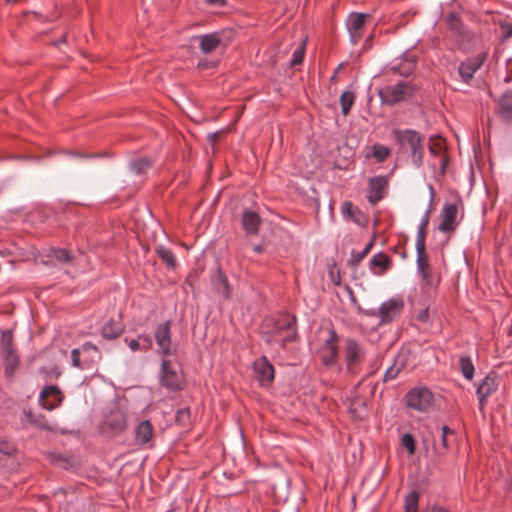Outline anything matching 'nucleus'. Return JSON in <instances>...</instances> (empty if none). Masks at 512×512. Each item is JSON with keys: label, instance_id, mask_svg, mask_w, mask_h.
I'll use <instances>...</instances> for the list:
<instances>
[{"label": "nucleus", "instance_id": "obj_32", "mask_svg": "<svg viewBox=\"0 0 512 512\" xmlns=\"http://www.w3.org/2000/svg\"><path fill=\"white\" fill-rule=\"evenodd\" d=\"M108 425L114 432H119L126 427V421L122 414H116L112 419L108 420Z\"/></svg>", "mask_w": 512, "mask_h": 512}, {"label": "nucleus", "instance_id": "obj_8", "mask_svg": "<svg viewBox=\"0 0 512 512\" xmlns=\"http://www.w3.org/2000/svg\"><path fill=\"white\" fill-rule=\"evenodd\" d=\"M161 383L172 390L180 389L182 376L179 372V366L170 360H163L161 364Z\"/></svg>", "mask_w": 512, "mask_h": 512}, {"label": "nucleus", "instance_id": "obj_48", "mask_svg": "<svg viewBox=\"0 0 512 512\" xmlns=\"http://www.w3.org/2000/svg\"><path fill=\"white\" fill-rule=\"evenodd\" d=\"M126 342L128 343V346L129 348L132 350V351H138V350H142V346H141V343H140V340L139 338L138 339H131V340H126Z\"/></svg>", "mask_w": 512, "mask_h": 512}, {"label": "nucleus", "instance_id": "obj_57", "mask_svg": "<svg viewBox=\"0 0 512 512\" xmlns=\"http://www.w3.org/2000/svg\"><path fill=\"white\" fill-rule=\"evenodd\" d=\"M430 151H431V153H433V154H436V153H437V149H436V147H434V146H430Z\"/></svg>", "mask_w": 512, "mask_h": 512}, {"label": "nucleus", "instance_id": "obj_60", "mask_svg": "<svg viewBox=\"0 0 512 512\" xmlns=\"http://www.w3.org/2000/svg\"><path fill=\"white\" fill-rule=\"evenodd\" d=\"M408 73V70H405V71H400V74H407Z\"/></svg>", "mask_w": 512, "mask_h": 512}, {"label": "nucleus", "instance_id": "obj_39", "mask_svg": "<svg viewBox=\"0 0 512 512\" xmlns=\"http://www.w3.org/2000/svg\"><path fill=\"white\" fill-rule=\"evenodd\" d=\"M305 44L306 42L302 41L300 46L293 52V58L291 60L292 66L299 65L300 63H302L305 53Z\"/></svg>", "mask_w": 512, "mask_h": 512}, {"label": "nucleus", "instance_id": "obj_4", "mask_svg": "<svg viewBox=\"0 0 512 512\" xmlns=\"http://www.w3.org/2000/svg\"><path fill=\"white\" fill-rule=\"evenodd\" d=\"M413 93V87L408 83L401 81L396 85L385 86L379 90V97L382 102L394 105L400 101H404Z\"/></svg>", "mask_w": 512, "mask_h": 512}, {"label": "nucleus", "instance_id": "obj_2", "mask_svg": "<svg viewBox=\"0 0 512 512\" xmlns=\"http://www.w3.org/2000/svg\"><path fill=\"white\" fill-rule=\"evenodd\" d=\"M0 353L5 365V371L12 375L19 364V358L13 344L11 330H4L0 338Z\"/></svg>", "mask_w": 512, "mask_h": 512}, {"label": "nucleus", "instance_id": "obj_22", "mask_svg": "<svg viewBox=\"0 0 512 512\" xmlns=\"http://www.w3.org/2000/svg\"><path fill=\"white\" fill-rule=\"evenodd\" d=\"M318 355L322 361V363L331 367L336 364L338 359V346H329L328 348H319Z\"/></svg>", "mask_w": 512, "mask_h": 512}, {"label": "nucleus", "instance_id": "obj_55", "mask_svg": "<svg viewBox=\"0 0 512 512\" xmlns=\"http://www.w3.org/2000/svg\"><path fill=\"white\" fill-rule=\"evenodd\" d=\"M208 137H209L212 141H215V140L217 139V137H218V134H217V133H215V134H210Z\"/></svg>", "mask_w": 512, "mask_h": 512}, {"label": "nucleus", "instance_id": "obj_20", "mask_svg": "<svg viewBox=\"0 0 512 512\" xmlns=\"http://www.w3.org/2000/svg\"><path fill=\"white\" fill-rule=\"evenodd\" d=\"M241 222L243 229L248 234H257L261 220L256 212L245 210Z\"/></svg>", "mask_w": 512, "mask_h": 512}, {"label": "nucleus", "instance_id": "obj_42", "mask_svg": "<svg viewBox=\"0 0 512 512\" xmlns=\"http://www.w3.org/2000/svg\"><path fill=\"white\" fill-rule=\"evenodd\" d=\"M407 361V353L401 352L398 354V356L395 358L394 363L392 366L397 369V371L400 373V371L405 367Z\"/></svg>", "mask_w": 512, "mask_h": 512}, {"label": "nucleus", "instance_id": "obj_18", "mask_svg": "<svg viewBox=\"0 0 512 512\" xmlns=\"http://www.w3.org/2000/svg\"><path fill=\"white\" fill-rule=\"evenodd\" d=\"M387 186V180L384 177L372 178L369 181L367 198L370 203H376L383 198V190Z\"/></svg>", "mask_w": 512, "mask_h": 512}, {"label": "nucleus", "instance_id": "obj_37", "mask_svg": "<svg viewBox=\"0 0 512 512\" xmlns=\"http://www.w3.org/2000/svg\"><path fill=\"white\" fill-rule=\"evenodd\" d=\"M428 223V220H425L424 223L419 227L416 239V250L417 252H422V249H425V227Z\"/></svg>", "mask_w": 512, "mask_h": 512}, {"label": "nucleus", "instance_id": "obj_47", "mask_svg": "<svg viewBox=\"0 0 512 512\" xmlns=\"http://www.w3.org/2000/svg\"><path fill=\"white\" fill-rule=\"evenodd\" d=\"M399 372L397 369H395L392 365L387 369L385 375H384V381H390L397 377Z\"/></svg>", "mask_w": 512, "mask_h": 512}, {"label": "nucleus", "instance_id": "obj_43", "mask_svg": "<svg viewBox=\"0 0 512 512\" xmlns=\"http://www.w3.org/2000/svg\"><path fill=\"white\" fill-rule=\"evenodd\" d=\"M407 361V353L401 352L398 354V356L395 358L394 363L392 366L397 369V371L400 373V371L405 367Z\"/></svg>", "mask_w": 512, "mask_h": 512}, {"label": "nucleus", "instance_id": "obj_44", "mask_svg": "<svg viewBox=\"0 0 512 512\" xmlns=\"http://www.w3.org/2000/svg\"><path fill=\"white\" fill-rule=\"evenodd\" d=\"M27 416L32 424H35L47 430L51 429V427L47 424L46 420L43 417H36L32 413H28Z\"/></svg>", "mask_w": 512, "mask_h": 512}, {"label": "nucleus", "instance_id": "obj_19", "mask_svg": "<svg viewBox=\"0 0 512 512\" xmlns=\"http://www.w3.org/2000/svg\"><path fill=\"white\" fill-rule=\"evenodd\" d=\"M391 266L390 258L384 253H378L370 260V269L374 275L384 274Z\"/></svg>", "mask_w": 512, "mask_h": 512}, {"label": "nucleus", "instance_id": "obj_40", "mask_svg": "<svg viewBox=\"0 0 512 512\" xmlns=\"http://www.w3.org/2000/svg\"><path fill=\"white\" fill-rule=\"evenodd\" d=\"M430 267L427 259V255L425 253V249H422V252H417V268L418 271H424Z\"/></svg>", "mask_w": 512, "mask_h": 512}, {"label": "nucleus", "instance_id": "obj_35", "mask_svg": "<svg viewBox=\"0 0 512 512\" xmlns=\"http://www.w3.org/2000/svg\"><path fill=\"white\" fill-rule=\"evenodd\" d=\"M390 154V150L380 144H375L372 147V155L379 161H384Z\"/></svg>", "mask_w": 512, "mask_h": 512}, {"label": "nucleus", "instance_id": "obj_15", "mask_svg": "<svg viewBox=\"0 0 512 512\" xmlns=\"http://www.w3.org/2000/svg\"><path fill=\"white\" fill-rule=\"evenodd\" d=\"M458 214V208L455 204H446L441 212V222L439 224V230L442 232H451L456 226V217Z\"/></svg>", "mask_w": 512, "mask_h": 512}, {"label": "nucleus", "instance_id": "obj_13", "mask_svg": "<svg viewBox=\"0 0 512 512\" xmlns=\"http://www.w3.org/2000/svg\"><path fill=\"white\" fill-rule=\"evenodd\" d=\"M63 400V395L60 389L51 385L45 388L40 395V402L42 406L47 410H53L58 407Z\"/></svg>", "mask_w": 512, "mask_h": 512}, {"label": "nucleus", "instance_id": "obj_38", "mask_svg": "<svg viewBox=\"0 0 512 512\" xmlns=\"http://www.w3.org/2000/svg\"><path fill=\"white\" fill-rule=\"evenodd\" d=\"M401 444L405 449H407L410 455L415 453V441L411 434H404L401 438Z\"/></svg>", "mask_w": 512, "mask_h": 512}, {"label": "nucleus", "instance_id": "obj_7", "mask_svg": "<svg viewBox=\"0 0 512 512\" xmlns=\"http://www.w3.org/2000/svg\"><path fill=\"white\" fill-rule=\"evenodd\" d=\"M344 357L347 372L354 375L358 372L359 366L365 357V351L355 340L347 339L345 341Z\"/></svg>", "mask_w": 512, "mask_h": 512}, {"label": "nucleus", "instance_id": "obj_3", "mask_svg": "<svg viewBox=\"0 0 512 512\" xmlns=\"http://www.w3.org/2000/svg\"><path fill=\"white\" fill-rule=\"evenodd\" d=\"M407 406L419 412H428L434 403V396L427 388L415 387L406 395Z\"/></svg>", "mask_w": 512, "mask_h": 512}, {"label": "nucleus", "instance_id": "obj_24", "mask_svg": "<svg viewBox=\"0 0 512 512\" xmlns=\"http://www.w3.org/2000/svg\"><path fill=\"white\" fill-rule=\"evenodd\" d=\"M349 410L355 418L363 419L368 412L367 401L363 398L356 397L351 401Z\"/></svg>", "mask_w": 512, "mask_h": 512}, {"label": "nucleus", "instance_id": "obj_9", "mask_svg": "<svg viewBox=\"0 0 512 512\" xmlns=\"http://www.w3.org/2000/svg\"><path fill=\"white\" fill-rule=\"evenodd\" d=\"M403 309L404 302L401 298H391L383 302L378 311L376 313H372V315H377L380 318V323L386 324L399 316Z\"/></svg>", "mask_w": 512, "mask_h": 512}, {"label": "nucleus", "instance_id": "obj_16", "mask_svg": "<svg viewBox=\"0 0 512 512\" xmlns=\"http://www.w3.org/2000/svg\"><path fill=\"white\" fill-rule=\"evenodd\" d=\"M497 387V376L492 374L487 375L479 384L477 388V395L481 409L484 407L486 399L497 390Z\"/></svg>", "mask_w": 512, "mask_h": 512}, {"label": "nucleus", "instance_id": "obj_6", "mask_svg": "<svg viewBox=\"0 0 512 512\" xmlns=\"http://www.w3.org/2000/svg\"><path fill=\"white\" fill-rule=\"evenodd\" d=\"M154 339L157 345V353L161 356L168 357L174 354L175 348L171 342V322L166 321L158 324L155 332Z\"/></svg>", "mask_w": 512, "mask_h": 512}, {"label": "nucleus", "instance_id": "obj_45", "mask_svg": "<svg viewBox=\"0 0 512 512\" xmlns=\"http://www.w3.org/2000/svg\"><path fill=\"white\" fill-rule=\"evenodd\" d=\"M139 340L142 346V350H148L152 347V340L149 335H140Z\"/></svg>", "mask_w": 512, "mask_h": 512}, {"label": "nucleus", "instance_id": "obj_23", "mask_svg": "<svg viewBox=\"0 0 512 512\" xmlns=\"http://www.w3.org/2000/svg\"><path fill=\"white\" fill-rule=\"evenodd\" d=\"M124 326L119 320L111 319L102 328V335L106 339H114L121 335Z\"/></svg>", "mask_w": 512, "mask_h": 512}, {"label": "nucleus", "instance_id": "obj_46", "mask_svg": "<svg viewBox=\"0 0 512 512\" xmlns=\"http://www.w3.org/2000/svg\"><path fill=\"white\" fill-rule=\"evenodd\" d=\"M71 361H72V365L74 367L81 368L80 350L79 349H73L71 351Z\"/></svg>", "mask_w": 512, "mask_h": 512}, {"label": "nucleus", "instance_id": "obj_28", "mask_svg": "<svg viewBox=\"0 0 512 512\" xmlns=\"http://www.w3.org/2000/svg\"><path fill=\"white\" fill-rule=\"evenodd\" d=\"M355 101V95L351 91H345L340 96L341 112L343 115H348L351 107Z\"/></svg>", "mask_w": 512, "mask_h": 512}, {"label": "nucleus", "instance_id": "obj_12", "mask_svg": "<svg viewBox=\"0 0 512 512\" xmlns=\"http://www.w3.org/2000/svg\"><path fill=\"white\" fill-rule=\"evenodd\" d=\"M199 41V47L205 54H209L221 45H224V33L214 32L200 35L196 38Z\"/></svg>", "mask_w": 512, "mask_h": 512}, {"label": "nucleus", "instance_id": "obj_29", "mask_svg": "<svg viewBox=\"0 0 512 512\" xmlns=\"http://www.w3.org/2000/svg\"><path fill=\"white\" fill-rule=\"evenodd\" d=\"M460 370L467 380H471L474 375V365L468 356H462L459 360Z\"/></svg>", "mask_w": 512, "mask_h": 512}, {"label": "nucleus", "instance_id": "obj_33", "mask_svg": "<svg viewBox=\"0 0 512 512\" xmlns=\"http://www.w3.org/2000/svg\"><path fill=\"white\" fill-rule=\"evenodd\" d=\"M418 500L419 496L417 492H411L405 499V510L406 512H418Z\"/></svg>", "mask_w": 512, "mask_h": 512}, {"label": "nucleus", "instance_id": "obj_17", "mask_svg": "<svg viewBox=\"0 0 512 512\" xmlns=\"http://www.w3.org/2000/svg\"><path fill=\"white\" fill-rule=\"evenodd\" d=\"M254 371L261 385H268L274 379V368L265 358L254 362Z\"/></svg>", "mask_w": 512, "mask_h": 512}, {"label": "nucleus", "instance_id": "obj_5", "mask_svg": "<svg viewBox=\"0 0 512 512\" xmlns=\"http://www.w3.org/2000/svg\"><path fill=\"white\" fill-rule=\"evenodd\" d=\"M295 337V318L290 315H284L279 318L273 328V340L285 344L293 341Z\"/></svg>", "mask_w": 512, "mask_h": 512}, {"label": "nucleus", "instance_id": "obj_56", "mask_svg": "<svg viewBox=\"0 0 512 512\" xmlns=\"http://www.w3.org/2000/svg\"><path fill=\"white\" fill-rule=\"evenodd\" d=\"M254 251L257 252V253H260V252H262V247L261 246H255L254 247Z\"/></svg>", "mask_w": 512, "mask_h": 512}, {"label": "nucleus", "instance_id": "obj_58", "mask_svg": "<svg viewBox=\"0 0 512 512\" xmlns=\"http://www.w3.org/2000/svg\"><path fill=\"white\" fill-rule=\"evenodd\" d=\"M512 35V28H509V31H507V37Z\"/></svg>", "mask_w": 512, "mask_h": 512}, {"label": "nucleus", "instance_id": "obj_36", "mask_svg": "<svg viewBox=\"0 0 512 512\" xmlns=\"http://www.w3.org/2000/svg\"><path fill=\"white\" fill-rule=\"evenodd\" d=\"M150 165L151 164H150L149 160L144 159V158L134 160L130 163V167H131L132 171L137 174L142 173L145 170H147L150 167Z\"/></svg>", "mask_w": 512, "mask_h": 512}, {"label": "nucleus", "instance_id": "obj_25", "mask_svg": "<svg viewBox=\"0 0 512 512\" xmlns=\"http://www.w3.org/2000/svg\"><path fill=\"white\" fill-rule=\"evenodd\" d=\"M318 339L320 348H328L329 346L337 345L336 332L330 328L320 330Z\"/></svg>", "mask_w": 512, "mask_h": 512}, {"label": "nucleus", "instance_id": "obj_21", "mask_svg": "<svg viewBox=\"0 0 512 512\" xmlns=\"http://www.w3.org/2000/svg\"><path fill=\"white\" fill-rule=\"evenodd\" d=\"M136 440L140 444L148 443L153 437V426L148 420L138 424L135 430Z\"/></svg>", "mask_w": 512, "mask_h": 512}, {"label": "nucleus", "instance_id": "obj_30", "mask_svg": "<svg viewBox=\"0 0 512 512\" xmlns=\"http://www.w3.org/2000/svg\"><path fill=\"white\" fill-rule=\"evenodd\" d=\"M159 258L169 267L174 268L176 266V259L171 250L159 246L156 250Z\"/></svg>", "mask_w": 512, "mask_h": 512}, {"label": "nucleus", "instance_id": "obj_49", "mask_svg": "<svg viewBox=\"0 0 512 512\" xmlns=\"http://www.w3.org/2000/svg\"><path fill=\"white\" fill-rule=\"evenodd\" d=\"M422 279L428 284H431V269L430 267L428 269H425L424 271L419 272Z\"/></svg>", "mask_w": 512, "mask_h": 512}, {"label": "nucleus", "instance_id": "obj_53", "mask_svg": "<svg viewBox=\"0 0 512 512\" xmlns=\"http://www.w3.org/2000/svg\"><path fill=\"white\" fill-rule=\"evenodd\" d=\"M451 433H452V430L449 427H447V426L442 427V435L448 436V434H451Z\"/></svg>", "mask_w": 512, "mask_h": 512}, {"label": "nucleus", "instance_id": "obj_50", "mask_svg": "<svg viewBox=\"0 0 512 512\" xmlns=\"http://www.w3.org/2000/svg\"><path fill=\"white\" fill-rule=\"evenodd\" d=\"M428 315H429V314H428V310H427V309H423V310H421V311L418 313V315H417V319H418L419 321H421V322H425V321H427V319H428Z\"/></svg>", "mask_w": 512, "mask_h": 512}, {"label": "nucleus", "instance_id": "obj_54", "mask_svg": "<svg viewBox=\"0 0 512 512\" xmlns=\"http://www.w3.org/2000/svg\"><path fill=\"white\" fill-rule=\"evenodd\" d=\"M441 444H442L444 449H447V447H448V445H447V436L441 435Z\"/></svg>", "mask_w": 512, "mask_h": 512}, {"label": "nucleus", "instance_id": "obj_10", "mask_svg": "<svg viewBox=\"0 0 512 512\" xmlns=\"http://www.w3.org/2000/svg\"><path fill=\"white\" fill-rule=\"evenodd\" d=\"M371 16L366 13H351L347 19V29L350 33L351 41L356 44L362 37V29L367 19Z\"/></svg>", "mask_w": 512, "mask_h": 512}, {"label": "nucleus", "instance_id": "obj_11", "mask_svg": "<svg viewBox=\"0 0 512 512\" xmlns=\"http://www.w3.org/2000/svg\"><path fill=\"white\" fill-rule=\"evenodd\" d=\"M486 59V53L462 62L458 72L463 81L468 82L473 78L474 73L480 69Z\"/></svg>", "mask_w": 512, "mask_h": 512}, {"label": "nucleus", "instance_id": "obj_52", "mask_svg": "<svg viewBox=\"0 0 512 512\" xmlns=\"http://www.w3.org/2000/svg\"><path fill=\"white\" fill-rule=\"evenodd\" d=\"M427 512H448V511L441 507L433 506Z\"/></svg>", "mask_w": 512, "mask_h": 512}, {"label": "nucleus", "instance_id": "obj_51", "mask_svg": "<svg viewBox=\"0 0 512 512\" xmlns=\"http://www.w3.org/2000/svg\"><path fill=\"white\" fill-rule=\"evenodd\" d=\"M210 5L222 7L225 5V0H206Z\"/></svg>", "mask_w": 512, "mask_h": 512}, {"label": "nucleus", "instance_id": "obj_26", "mask_svg": "<svg viewBox=\"0 0 512 512\" xmlns=\"http://www.w3.org/2000/svg\"><path fill=\"white\" fill-rule=\"evenodd\" d=\"M342 213L357 224L362 223L363 215L350 201H345L341 207Z\"/></svg>", "mask_w": 512, "mask_h": 512}, {"label": "nucleus", "instance_id": "obj_1", "mask_svg": "<svg viewBox=\"0 0 512 512\" xmlns=\"http://www.w3.org/2000/svg\"><path fill=\"white\" fill-rule=\"evenodd\" d=\"M394 135L402 148L411 151L412 162L419 167L423 159V138L421 135L414 130H396Z\"/></svg>", "mask_w": 512, "mask_h": 512}, {"label": "nucleus", "instance_id": "obj_41", "mask_svg": "<svg viewBox=\"0 0 512 512\" xmlns=\"http://www.w3.org/2000/svg\"><path fill=\"white\" fill-rule=\"evenodd\" d=\"M15 451V446L13 443L9 442L6 439L0 438V453L5 455H12Z\"/></svg>", "mask_w": 512, "mask_h": 512}, {"label": "nucleus", "instance_id": "obj_31", "mask_svg": "<svg viewBox=\"0 0 512 512\" xmlns=\"http://www.w3.org/2000/svg\"><path fill=\"white\" fill-rule=\"evenodd\" d=\"M52 258L59 263H70L73 260L72 254L65 249L52 250Z\"/></svg>", "mask_w": 512, "mask_h": 512}, {"label": "nucleus", "instance_id": "obj_27", "mask_svg": "<svg viewBox=\"0 0 512 512\" xmlns=\"http://www.w3.org/2000/svg\"><path fill=\"white\" fill-rule=\"evenodd\" d=\"M213 282L217 292L228 299L230 297V286L227 278L222 273H218Z\"/></svg>", "mask_w": 512, "mask_h": 512}, {"label": "nucleus", "instance_id": "obj_14", "mask_svg": "<svg viewBox=\"0 0 512 512\" xmlns=\"http://www.w3.org/2000/svg\"><path fill=\"white\" fill-rule=\"evenodd\" d=\"M497 114L501 121L512 123V90L504 92L496 99Z\"/></svg>", "mask_w": 512, "mask_h": 512}, {"label": "nucleus", "instance_id": "obj_34", "mask_svg": "<svg viewBox=\"0 0 512 512\" xmlns=\"http://www.w3.org/2000/svg\"><path fill=\"white\" fill-rule=\"evenodd\" d=\"M372 246H373V241H370L365 246L363 251H361V252L353 251L352 255H351V263H352V265L357 266L366 257V255L370 252Z\"/></svg>", "mask_w": 512, "mask_h": 512}, {"label": "nucleus", "instance_id": "obj_59", "mask_svg": "<svg viewBox=\"0 0 512 512\" xmlns=\"http://www.w3.org/2000/svg\"><path fill=\"white\" fill-rule=\"evenodd\" d=\"M184 414H185V412H184V411H179V412H178V416H183Z\"/></svg>", "mask_w": 512, "mask_h": 512}]
</instances>
